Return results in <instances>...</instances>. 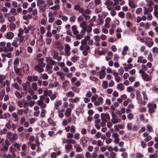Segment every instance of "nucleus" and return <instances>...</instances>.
Returning <instances> with one entry per match:
<instances>
[{
  "label": "nucleus",
  "mask_w": 158,
  "mask_h": 158,
  "mask_svg": "<svg viewBox=\"0 0 158 158\" xmlns=\"http://www.w3.org/2000/svg\"><path fill=\"white\" fill-rule=\"evenodd\" d=\"M35 69L37 70L38 72L39 73H41L43 72L44 71L43 69L41 68L40 66L39 65H36L35 66Z\"/></svg>",
  "instance_id": "nucleus-26"
},
{
  "label": "nucleus",
  "mask_w": 158,
  "mask_h": 158,
  "mask_svg": "<svg viewBox=\"0 0 158 158\" xmlns=\"http://www.w3.org/2000/svg\"><path fill=\"white\" fill-rule=\"evenodd\" d=\"M46 112V110L44 109H42L41 110V112L40 113V116L42 118H44L45 117V114Z\"/></svg>",
  "instance_id": "nucleus-38"
},
{
  "label": "nucleus",
  "mask_w": 158,
  "mask_h": 158,
  "mask_svg": "<svg viewBox=\"0 0 158 158\" xmlns=\"http://www.w3.org/2000/svg\"><path fill=\"white\" fill-rule=\"evenodd\" d=\"M128 50V46H126L123 47V51L121 52V54L123 55H125L127 54V52Z\"/></svg>",
  "instance_id": "nucleus-25"
},
{
  "label": "nucleus",
  "mask_w": 158,
  "mask_h": 158,
  "mask_svg": "<svg viewBox=\"0 0 158 158\" xmlns=\"http://www.w3.org/2000/svg\"><path fill=\"white\" fill-rule=\"evenodd\" d=\"M147 58L151 62H152L153 61L152 55L151 52H150L148 54Z\"/></svg>",
  "instance_id": "nucleus-41"
},
{
  "label": "nucleus",
  "mask_w": 158,
  "mask_h": 158,
  "mask_svg": "<svg viewBox=\"0 0 158 158\" xmlns=\"http://www.w3.org/2000/svg\"><path fill=\"white\" fill-rule=\"evenodd\" d=\"M114 85V82L113 80H110L108 84V86L110 87H112Z\"/></svg>",
  "instance_id": "nucleus-61"
},
{
  "label": "nucleus",
  "mask_w": 158,
  "mask_h": 158,
  "mask_svg": "<svg viewBox=\"0 0 158 158\" xmlns=\"http://www.w3.org/2000/svg\"><path fill=\"white\" fill-rule=\"evenodd\" d=\"M147 106L148 108L149 113H153L155 112V110L157 106L155 103L149 102L147 105Z\"/></svg>",
  "instance_id": "nucleus-3"
},
{
  "label": "nucleus",
  "mask_w": 158,
  "mask_h": 158,
  "mask_svg": "<svg viewBox=\"0 0 158 158\" xmlns=\"http://www.w3.org/2000/svg\"><path fill=\"white\" fill-rule=\"evenodd\" d=\"M136 155L137 158H143L144 157L143 154L139 152L136 153Z\"/></svg>",
  "instance_id": "nucleus-37"
},
{
  "label": "nucleus",
  "mask_w": 158,
  "mask_h": 158,
  "mask_svg": "<svg viewBox=\"0 0 158 158\" xmlns=\"http://www.w3.org/2000/svg\"><path fill=\"white\" fill-rule=\"evenodd\" d=\"M64 47L65 55L66 56H69L71 54L70 52V45L68 44H65L64 45Z\"/></svg>",
  "instance_id": "nucleus-7"
},
{
  "label": "nucleus",
  "mask_w": 158,
  "mask_h": 158,
  "mask_svg": "<svg viewBox=\"0 0 158 158\" xmlns=\"http://www.w3.org/2000/svg\"><path fill=\"white\" fill-rule=\"evenodd\" d=\"M133 125L131 123H129L127 124V128L129 130H132L133 127Z\"/></svg>",
  "instance_id": "nucleus-56"
},
{
  "label": "nucleus",
  "mask_w": 158,
  "mask_h": 158,
  "mask_svg": "<svg viewBox=\"0 0 158 158\" xmlns=\"http://www.w3.org/2000/svg\"><path fill=\"white\" fill-rule=\"evenodd\" d=\"M46 61L48 62L49 64L52 65H53L55 64V61L52 60V58L50 57L46 58Z\"/></svg>",
  "instance_id": "nucleus-13"
},
{
  "label": "nucleus",
  "mask_w": 158,
  "mask_h": 158,
  "mask_svg": "<svg viewBox=\"0 0 158 158\" xmlns=\"http://www.w3.org/2000/svg\"><path fill=\"white\" fill-rule=\"evenodd\" d=\"M58 16L64 22L67 21L68 19V18L65 15H59Z\"/></svg>",
  "instance_id": "nucleus-31"
},
{
  "label": "nucleus",
  "mask_w": 158,
  "mask_h": 158,
  "mask_svg": "<svg viewBox=\"0 0 158 158\" xmlns=\"http://www.w3.org/2000/svg\"><path fill=\"white\" fill-rule=\"evenodd\" d=\"M142 77L143 80L147 81H149L151 79V77H150L148 74L145 73L143 75H142Z\"/></svg>",
  "instance_id": "nucleus-16"
},
{
  "label": "nucleus",
  "mask_w": 158,
  "mask_h": 158,
  "mask_svg": "<svg viewBox=\"0 0 158 158\" xmlns=\"http://www.w3.org/2000/svg\"><path fill=\"white\" fill-rule=\"evenodd\" d=\"M37 103L38 105L40 106L41 109H44L46 107V105L44 103L43 101H37Z\"/></svg>",
  "instance_id": "nucleus-11"
},
{
  "label": "nucleus",
  "mask_w": 158,
  "mask_h": 158,
  "mask_svg": "<svg viewBox=\"0 0 158 158\" xmlns=\"http://www.w3.org/2000/svg\"><path fill=\"white\" fill-rule=\"evenodd\" d=\"M79 57L78 56L74 55L71 58V60L73 62H75L79 59Z\"/></svg>",
  "instance_id": "nucleus-35"
},
{
  "label": "nucleus",
  "mask_w": 158,
  "mask_h": 158,
  "mask_svg": "<svg viewBox=\"0 0 158 158\" xmlns=\"http://www.w3.org/2000/svg\"><path fill=\"white\" fill-rule=\"evenodd\" d=\"M72 111V109L69 108H68L66 110L65 115L69 117L71 114V112Z\"/></svg>",
  "instance_id": "nucleus-27"
},
{
  "label": "nucleus",
  "mask_w": 158,
  "mask_h": 158,
  "mask_svg": "<svg viewBox=\"0 0 158 158\" xmlns=\"http://www.w3.org/2000/svg\"><path fill=\"white\" fill-rule=\"evenodd\" d=\"M48 124L51 126H54L56 125V122L51 118H49L47 120Z\"/></svg>",
  "instance_id": "nucleus-19"
},
{
  "label": "nucleus",
  "mask_w": 158,
  "mask_h": 158,
  "mask_svg": "<svg viewBox=\"0 0 158 158\" xmlns=\"http://www.w3.org/2000/svg\"><path fill=\"white\" fill-rule=\"evenodd\" d=\"M118 16L122 19L123 18L125 17V14L122 11H120L118 13Z\"/></svg>",
  "instance_id": "nucleus-44"
},
{
  "label": "nucleus",
  "mask_w": 158,
  "mask_h": 158,
  "mask_svg": "<svg viewBox=\"0 0 158 158\" xmlns=\"http://www.w3.org/2000/svg\"><path fill=\"white\" fill-rule=\"evenodd\" d=\"M105 5H109L110 6H111L113 5V2L111 1H106L104 4Z\"/></svg>",
  "instance_id": "nucleus-49"
},
{
  "label": "nucleus",
  "mask_w": 158,
  "mask_h": 158,
  "mask_svg": "<svg viewBox=\"0 0 158 158\" xmlns=\"http://www.w3.org/2000/svg\"><path fill=\"white\" fill-rule=\"evenodd\" d=\"M112 137L114 138H117L119 137V135L117 133L114 132L112 134Z\"/></svg>",
  "instance_id": "nucleus-63"
},
{
  "label": "nucleus",
  "mask_w": 158,
  "mask_h": 158,
  "mask_svg": "<svg viewBox=\"0 0 158 158\" xmlns=\"http://www.w3.org/2000/svg\"><path fill=\"white\" fill-rule=\"evenodd\" d=\"M71 89L74 92L76 93H79L80 91V89L77 88H76L74 86H72L71 87Z\"/></svg>",
  "instance_id": "nucleus-42"
},
{
  "label": "nucleus",
  "mask_w": 158,
  "mask_h": 158,
  "mask_svg": "<svg viewBox=\"0 0 158 158\" xmlns=\"http://www.w3.org/2000/svg\"><path fill=\"white\" fill-rule=\"evenodd\" d=\"M91 101L95 105L98 106L102 104L103 99L102 97H98L97 94H95L92 96Z\"/></svg>",
  "instance_id": "nucleus-1"
},
{
  "label": "nucleus",
  "mask_w": 158,
  "mask_h": 158,
  "mask_svg": "<svg viewBox=\"0 0 158 158\" xmlns=\"http://www.w3.org/2000/svg\"><path fill=\"white\" fill-rule=\"evenodd\" d=\"M80 98L78 97H76L74 98H70L69 99V102L72 103H77L79 101Z\"/></svg>",
  "instance_id": "nucleus-18"
},
{
  "label": "nucleus",
  "mask_w": 158,
  "mask_h": 158,
  "mask_svg": "<svg viewBox=\"0 0 158 158\" xmlns=\"http://www.w3.org/2000/svg\"><path fill=\"white\" fill-rule=\"evenodd\" d=\"M22 69L24 73L27 74L29 73V67L28 64H22Z\"/></svg>",
  "instance_id": "nucleus-9"
},
{
  "label": "nucleus",
  "mask_w": 158,
  "mask_h": 158,
  "mask_svg": "<svg viewBox=\"0 0 158 158\" xmlns=\"http://www.w3.org/2000/svg\"><path fill=\"white\" fill-rule=\"evenodd\" d=\"M30 87V84L28 81H27L23 84V89L24 91H26L28 88Z\"/></svg>",
  "instance_id": "nucleus-15"
},
{
  "label": "nucleus",
  "mask_w": 158,
  "mask_h": 158,
  "mask_svg": "<svg viewBox=\"0 0 158 158\" xmlns=\"http://www.w3.org/2000/svg\"><path fill=\"white\" fill-rule=\"evenodd\" d=\"M98 74L99 76V78L101 79L104 78L105 77L106 75V72L99 71L98 72Z\"/></svg>",
  "instance_id": "nucleus-21"
},
{
  "label": "nucleus",
  "mask_w": 158,
  "mask_h": 158,
  "mask_svg": "<svg viewBox=\"0 0 158 158\" xmlns=\"http://www.w3.org/2000/svg\"><path fill=\"white\" fill-rule=\"evenodd\" d=\"M6 42H1L0 43V46L3 47V51L5 52H7L10 51V43L8 42L6 44V47H5Z\"/></svg>",
  "instance_id": "nucleus-4"
},
{
  "label": "nucleus",
  "mask_w": 158,
  "mask_h": 158,
  "mask_svg": "<svg viewBox=\"0 0 158 158\" xmlns=\"http://www.w3.org/2000/svg\"><path fill=\"white\" fill-rule=\"evenodd\" d=\"M74 148H75V151L77 152H81L83 151V149L77 143L74 145Z\"/></svg>",
  "instance_id": "nucleus-14"
},
{
  "label": "nucleus",
  "mask_w": 158,
  "mask_h": 158,
  "mask_svg": "<svg viewBox=\"0 0 158 158\" xmlns=\"http://www.w3.org/2000/svg\"><path fill=\"white\" fill-rule=\"evenodd\" d=\"M70 132L72 133H74L76 131V128L73 125H72L70 127Z\"/></svg>",
  "instance_id": "nucleus-53"
},
{
  "label": "nucleus",
  "mask_w": 158,
  "mask_h": 158,
  "mask_svg": "<svg viewBox=\"0 0 158 158\" xmlns=\"http://www.w3.org/2000/svg\"><path fill=\"white\" fill-rule=\"evenodd\" d=\"M143 136L144 138V141L145 142H147L151 140L152 139V136L149 135L148 133L146 132H144L143 134Z\"/></svg>",
  "instance_id": "nucleus-10"
},
{
  "label": "nucleus",
  "mask_w": 158,
  "mask_h": 158,
  "mask_svg": "<svg viewBox=\"0 0 158 158\" xmlns=\"http://www.w3.org/2000/svg\"><path fill=\"white\" fill-rule=\"evenodd\" d=\"M142 10V9L141 8L139 7L136 9V12L137 14L139 15L141 12Z\"/></svg>",
  "instance_id": "nucleus-55"
},
{
  "label": "nucleus",
  "mask_w": 158,
  "mask_h": 158,
  "mask_svg": "<svg viewBox=\"0 0 158 158\" xmlns=\"http://www.w3.org/2000/svg\"><path fill=\"white\" fill-rule=\"evenodd\" d=\"M61 103L62 101L60 100L57 101L55 102L54 106L56 109L58 110L59 109V106H61Z\"/></svg>",
  "instance_id": "nucleus-20"
},
{
  "label": "nucleus",
  "mask_w": 158,
  "mask_h": 158,
  "mask_svg": "<svg viewBox=\"0 0 158 158\" xmlns=\"http://www.w3.org/2000/svg\"><path fill=\"white\" fill-rule=\"evenodd\" d=\"M134 90V89L131 86H129L127 88V91L128 92H131Z\"/></svg>",
  "instance_id": "nucleus-64"
},
{
  "label": "nucleus",
  "mask_w": 158,
  "mask_h": 158,
  "mask_svg": "<svg viewBox=\"0 0 158 158\" xmlns=\"http://www.w3.org/2000/svg\"><path fill=\"white\" fill-rule=\"evenodd\" d=\"M89 139L86 137H83L80 139V142L83 147H86L87 145V142Z\"/></svg>",
  "instance_id": "nucleus-6"
},
{
  "label": "nucleus",
  "mask_w": 158,
  "mask_h": 158,
  "mask_svg": "<svg viewBox=\"0 0 158 158\" xmlns=\"http://www.w3.org/2000/svg\"><path fill=\"white\" fill-rule=\"evenodd\" d=\"M90 48V47L88 45H86L85 46H81L79 47L80 50L82 51V53L85 56L88 55V51H89Z\"/></svg>",
  "instance_id": "nucleus-2"
},
{
  "label": "nucleus",
  "mask_w": 158,
  "mask_h": 158,
  "mask_svg": "<svg viewBox=\"0 0 158 158\" xmlns=\"http://www.w3.org/2000/svg\"><path fill=\"white\" fill-rule=\"evenodd\" d=\"M150 26V24L146 22L144 23L143 27L145 29L148 30Z\"/></svg>",
  "instance_id": "nucleus-51"
},
{
  "label": "nucleus",
  "mask_w": 158,
  "mask_h": 158,
  "mask_svg": "<svg viewBox=\"0 0 158 158\" xmlns=\"http://www.w3.org/2000/svg\"><path fill=\"white\" fill-rule=\"evenodd\" d=\"M112 141V139L110 138H106V139L105 142L107 144H109Z\"/></svg>",
  "instance_id": "nucleus-57"
},
{
  "label": "nucleus",
  "mask_w": 158,
  "mask_h": 158,
  "mask_svg": "<svg viewBox=\"0 0 158 158\" xmlns=\"http://www.w3.org/2000/svg\"><path fill=\"white\" fill-rule=\"evenodd\" d=\"M53 59H56L58 61H60L62 59V57L61 56H58V53L57 52H55L53 56Z\"/></svg>",
  "instance_id": "nucleus-17"
},
{
  "label": "nucleus",
  "mask_w": 158,
  "mask_h": 158,
  "mask_svg": "<svg viewBox=\"0 0 158 158\" xmlns=\"http://www.w3.org/2000/svg\"><path fill=\"white\" fill-rule=\"evenodd\" d=\"M59 8V4H55L54 6L50 8V9L53 10H58Z\"/></svg>",
  "instance_id": "nucleus-28"
},
{
  "label": "nucleus",
  "mask_w": 158,
  "mask_h": 158,
  "mask_svg": "<svg viewBox=\"0 0 158 158\" xmlns=\"http://www.w3.org/2000/svg\"><path fill=\"white\" fill-rule=\"evenodd\" d=\"M57 95V93L56 92H54L50 96L51 100L52 101L54 100L56 98Z\"/></svg>",
  "instance_id": "nucleus-39"
},
{
  "label": "nucleus",
  "mask_w": 158,
  "mask_h": 158,
  "mask_svg": "<svg viewBox=\"0 0 158 158\" xmlns=\"http://www.w3.org/2000/svg\"><path fill=\"white\" fill-rule=\"evenodd\" d=\"M48 76L46 73H45L43 74H41L40 76V78H42L44 80H47L48 78Z\"/></svg>",
  "instance_id": "nucleus-33"
},
{
  "label": "nucleus",
  "mask_w": 158,
  "mask_h": 158,
  "mask_svg": "<svg viewBox=\"0 0 158 158\" xmlns=\"http://www.w3.org/2000/svg\"><path fill=\"white\" fill-rule=\"evenodd\" d=\"M77 35L76 37V39L77 40L81 39L83 36V34H77Z\"/></svg>",
  "instance_id": "nucleus-62"
},
{
  "label": "nucleus",
  "mask_w": 158,
  "mask_h": 158,
  "mask_svg": "<svg viewBox=\"0 0 158 158\" xmlns=\"http://www.w3.org/2000/svg\"><path fill=\"white\" fill-rule=\"evenodd\" d=\"M126 18L128 19H130L132 18V15L131 13L127 12L126 15Z\"/></svg>",
  "instance_id": "nucleus-48"
},
{
  "label": "nucleus",
  "mask_w": 158,
  "mask_h": 158,
  "mask_svg": "<svg viewBox=\"0 0 158 158\" xmlns=\"http://www.w3.org/2000/svg\"><path fill=\"white\" fill-rule=\"evenodd\" d=\"M32 88L35 91H36L38 89V86L36 82H33L31 85Z\"/></svg>",
  "instance_id": "nucleus-36"
},
{
  "label": "nucleus",
  "mask_w": 158,
  "mask_h": 158,
  "mask_svg": "<svg viewBox=\"0 0 158 158\" xmlns=\"http://www.w3.org/2000/svg\"><path fill=\"white\" fill-rule=\"evenodd\" d=\"M102 87L103 88L106 89L107 88L108 86V82L106 81H105L102 82Z\"/></svg>",
  "instance_id": "nucleus-40"
},
{
  "label": "nucleus",
  "mask_w": 158,
  "mask_h": 158,
  "mask_svg": "<svg viewBox=\"0 0 158 158\" xmlns=\"http://www.w3.org/2000/svg\"><path fill=\"white\" fill-rule=\"evenodd\" d=\"M66 96L67 97H70L71 98H73L74 95V93L72 91H70L67 92L65 94Z\"/></svg>",
  "instance_id": "nucleus-29"
},
{
  "label": "nucleus",
  "mask_w": 158,
  "mask_h": 158,
  "mask_svg": "<svg viewBox=\"0 0 158 158\" xmlns=\"http://www.w3.org/2000/svg\"><path fill=\"white\" fill-rule=\"evenodd\" d=\"M62 22L61 20H60V19H57L53 24V25H54L55 24L57 25H60L62 24Z\"/></svg>",
  "instance_id": "nucleus-54"
},
{
  "label": "nucleus",
  "mask_w": 158,
  "mask_h": 158,
  "mask_svg": "<svg viewBox=\"0 0 158 158\" xmlns=\"http://www.w3.org/2000/svg\"><path fill=\"white\" fill-rule=\"evenodd\" d=\"M56 75L60 77V79L62 81H63L64 80L65 74L62 72L59 71L56 72Z\"/></svg>",
  "instance_id": "nucleus-12"
},
{
  "label": "nucleus",
  "mask_w": 158,
  "mask_h": 158,
  "mask_svg": "<svg viewBox=\"0 0 158 158\" xmlns=\"http://www.w3.org/2000/svg\"><path fill=\"white\" fill-rule=\"evenodd\" d=\"M145 1L147 6H152L154 5V3L152 0H145Z\"/></svg>",
  "instance_id": "nucleus-22"
},
{
  "label": "nucleus",
  "mask_w": 158,
  "mask_h": 158,
  "mask_svg": "<svg viewBox=\"0 0 158 158\" xmlns=\"http://www.w3.org/2000/svg\"><path fill=\"white\" fill-rule=\"evenodd\" d=\"M71 29L74 35H77L79 33L78 31L77 30V27L75 25L73 26Z\"/></svg>",
  "instance_id": "nucleus-24"
},
{
  "label": "nucleus",
  "mask_w": 158,
  "mask_h": 158,
  "mask_svg": "<svg viewBox=\"0 0 158 158\" xmlns=\"http://www.w3.org/2000/svg\"><path fill=\"white\" fill-rule=\"evenodd\" d=\"M10 135L11 136V139L12 140H14L16 139L18 137V136L17 134H11L10 133Z\"/></svg>",
  "instance_id": "nucleus-45"
},
{
  "label": "nucleus",
  "mask_w": 158,
  "mask_h": 158,
  "mask_svg": "<svg viewBox=\"0 0 158 158\" xmlns=\"http://www.w3.org/2000/svg\"><path fill=\"white\" fill-rule=\"evenodd\" d=\"M5 94V90L4 89L1 90L0 92V100H2Z\"/></svg>",
  "instance_id": "nucleus-34"
},
{
  "label": "nucleus",
  "mask_w": 158,
  "mask_h": 158,
  "mask_svg": "<svg viewBox=\"0 0 158 158\" xmlns=\"http://www.w3.org/2000/svg\"><path fill=\"white\" fill-rule=\"evenodd\" d=\"M18 41V40H15L12 43V45L13 46L15 47V48H17L18 46V45L17 44V42Z\"/></svg>",
  "instance_id": "nucleus-59"
},
{
  "label": "nucleus",
  "mask_w": 158,
  "mask_h": 158,
  "mask_svg": "<svg viewBox=\"0 0 158 158\" xmlns=\"http://www.w3.org/2000/svg\"><path fill=\"white\" fill-rule=\"evenodd\" d=\"M111 115L112 117L111 121L113 123L115 124L117 123H120L121 122V119L119 118H117V116L114 112L111 113Z\"/></svg>",
  "instance_id": "nucleus-5"
},
{
  "label": "nucleus",
  "mask_w": 158,
  "mask_h": 158,
  "mask_svg": "<svg viewBox=\"0 0 158 158\" xmlns=\"http://www.w3.org/2000/svg\"><path fill=\"white\" fill-rule=\"evenodd\" d=\"M128 4L129 6L131 7L132 8H134L137 7V6H136V5L131 0L129 1Z\"/></svg>",
  "instance_id": "nucleus-32"
},
{
  "label": "nucleus",
  "mask_w": 158,
  "mask_h": 158,
  "mask_svg": "<svg viewBox=\"0 0 158 158\" xmlns=\"http://www.w3.org/2000/svg\"><path fill=\"white\" fill-rule=\"evenodd\" d=\"M158 157V155L156 153H154L153 154H150L149 155V158H157Z\"/></svg>",
  "instance_id": "nucleus-52"
},
{
  "label": "nucleus",
  "mask_w": 158,
  "mask_h": 158,
  "mask_svg": "<svg viewBox=\"0 0 158 158\" xmlns=\"http://www.w3.org/2000/svg\"><path fill=\"white\" fill-rule=\"evenodd\" d=\"M65 148L66 150H69L72 149V145L70 144H69L67 145H65Z\"/></svg>",
  "instance_id": "nucleus-50"
},
{
  "label": "nucleus",
  "mask_w": 158,
  "mask_h": 158,
  "mask_svg": "<svg viewBox=\"0 0 158 158\" xmlns=\"http://www.w3.org/2000/svg\"><path fill=\"white\" fill-rule=\"evenodd\" d=\"M97 146L101 147L103 145V144L100 140H98L97 141Z\"/></svg>",
  "instance_id": "nucleus-60"
},
{
  "label": "nucleus",
  "mask_w": 158,
  "mask_h": 158,
  "mask_svg": "<svg viewBox=\"0 0 158 158\" xmlns=\"http://www.w3.org/2000/svg\"><path fill=\"white\" fill-rule=\"evenodd\" d=\"M19 63V59L18 58H16L14 61V66H17V65Z\"/></svg>",
  "instance_id": "nucleus-58"
},
{
  "label": "nucleus",
  "mask_w": 158,
  "mask_h": 158,
  "mask_svg": "<svg viewBox=\"0 0 158 158\" xmlns=\"http://www.w3.org/2000/svg\"><path fill=\"white\" fill-rule=\"evenodd\" d=\"M153 44V42L152 41H150L148 43H146L145 45L148 46L149 48L151 47Z\"/></svg>",
  "instance_id": "nucleus-43"
},
{
  "label": "nucleus",
  "mask_w": 158,
  "mask_h": 158,
  "mask_svg": "<svg viewBox=\"0 0 158 158\" xmlns=\"http://www.w3.org/2000/svg\"><path fill=\"white\" fill-rule=\"evenodd\" d=\"M94 40L96 42H99L100 40V36L98 35H95L94 36Z\"/></svg>",
  "instance_id": "nucleus-47"
},
{
  "label": "nucleus",
  "mask_w": 158,
  "mask_h": 158,
  "mask_svg": "<svg viewBox=\"0 0 158 158\" xmlns=\"http://www.w3.org/2000/svg\"><path fill=\"white\" fill-rule=\"evenodd\" d=\"M82 28L85 31H87L88 33H90L92 30V28L91 27H89L88 29L87 26L82 27Z\"/></svg>",
  "instance_id": "nucleus-30"
},
{
  "label": "nucleus",
  "mask_w": 158,
  "mask_h": 158,
  "mask_svg": "<svg viewBox=\"0 0 158 158\" xmlns=\"http://www.w3.org/2000/svg\"><path fill=\"white\" fill-rule=\"evenodd\" d=\"M100 117L102 121L107 122L106 119L110 120V116L107 113H102L100 115Z\"/></svg>",
  "instance_id": "nucleus-8"
},
{
  "label": "nucleus",
  "mask_w": 158,
  "mask_h": 158,
  "mask_svg": "<svg viewBox=\"0 0 158 158\" xmlns=\"http://www.w3.org/2000/svg\"><path fill=\"white\" fill-rule=\"evenodd\" d=\"M117 89L120 91L123 90L124 89V87L122 83H119L117 85Z\"/></svg>",
  "instance_id": "nucleus-23"
},
{
  "label": "nucleus",
  "mask_w": 158,
  "mask_h": 158,
  "mask_svg": "<svg viewBox=\"0 0 158 158\" xmlns=\"http://www.w3.org/2000/svg\"><path fill=\"white\" fill-rule=\"evenodd\" d=\"M142 94L143 97V98L144 100H147L148 99V98L147 97V95L145 91H143L142 92Z\"/></svg>",
  "instance_id": "nucleus-46"
}]
</instances>
